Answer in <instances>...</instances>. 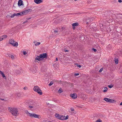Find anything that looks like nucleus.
<instances>
[{
    "instance_id": "12",
    "label": "nucleus",
    "mask_w": 122,
    "mask_h": 122,
    "mask_svg": "<svg viewBox=\"0 0 122 122\" xmlns=\"http://www.w3.org/2000/svg\"><path fill=\"white\" fill-rule=\"evenodd\" d=\"M43 1L41 0H34V2L37 4H40Z\"/></svg>"
},
{
    "instance_id": "16",
    "label": "nucleus",
    "mask_w": 122,
    "mask_h": 122,
    "mask_svg": "<svg viewBox=\"0 0 122 122\" xmlns=\"http://www.w3.org/2000/svg\"><path fill=\"white\" fill-rule=\"evenodd\" d=\"M38 88H39V87L37 86H35L33 88V90L36 92H37L38 91L37 90Z\"/></svg>"
},
{
    "instance_id": "7",
    "label": "nucleus",
    "mask_w": 122,
    "mask_h": 122,
    "mask_svg": "<svg viewBox=\"0 0 122 122\" xmlns=\"http://www.w3.org/2000/svg\"><path fill=\"white\" fill-rule=\"evenodd\" d=\"M68 116H67L66 117L61 115L60 120H66L68 118Z\"/></svg>"
},
{
    "instance_id": "35",
    "label": "nucleus",
    "mask_w": 122,
    "mask_h": 122,
    "mask_svg": "<svg viewBox=\"0 0 122 122\" xmlns=\"http://www.w3.org/2000/svg\"><path fill=\"white\" fill-rule=\"evenodd\" d=\"M103 68H101L100 70H99V72H101L103 70Z\"/></svg>"
},
{
    "instance_id": "25",
    "label": "nucleus",
    "mask_w": 122,
    "mask_h": 122,
    "mask_svg": "<svg viewBox=\"0 0 122 122\" xmlns=\"http://www.w3.org/2000/svg\"><path fill=\"white\" fill-rule=\"evenodd\" d=\"M58 92L59 93H61L63 92V91H62V90L61 88H60L59 90L58 91Z\"/></svg>"
},
{
    "instance_id": "38",
    "label": "nucleus",
    "mask_w": 122,
    "mask_h": 122,
    "mask_svg": "<svg viewBox=\"0 0 122 122\" xmlns=\"http://www.w3.org/2000/svg\"><path fill=\"white\" fill-rule=\"evenodd\" d=\"M74 75L75 76H76L79 75V73H75Z\"/></svg>"
},
{
    "instance_id": "50",
    "label": "nucleus",
    "mask_w": 122,
    "mask_h": 122,
    "mask_svg": "<svg viewBox=\"0 0 122 122\" xmlns=\"http://www.w3.org/2000/svg\"><path fill=\"white\" fill-rule=\"evenodd\" d=\"M118 2H119V3H121L122 2V0H118Z\"/></svg>"
},
{
    "instance_id": "32",
    "label": "nucleus",
    "mask_w": 122,
    "mask_h": 122,
    "mask_svg": "<svg viewBox=\"0 0 122 122\" xmlns=\"http://www.w3.org/2000/svg\"><path fill=\"white\" fill-rule=\"evenodd\" d=\"M2 76L3 78H4V79H5L6 78V77L5 76L4 74H3L2 75Z\"/></svg>"
},
{
    "instance_id": "6",
    "label": "nucleus",
    "mask_w": 122,
    "mask_h": 122,
    "mask_svg": "<svg viewBox=\"0 0 122 122\" xmlns=\"http://www.w3.org/2000/svg\"><path fill=\"white\" fill-rule=\"evenodd\" d=\"M71 97L73 99H76L77 98V96L75 93L71 94H70Z\"/></svg>"
},
{
    "instance_id": "44",
    "label": "nucleus",
    "mask_w": 122,
    "mask_h": 122,
    "mask_svg": "<svg viewBox=\"0 0 122 122\" xmlns=\"http://www.w3.org/2000/svg\"><path fill=\"white\" fill-rule=\"evenodd\" d=\"M27 54V52L25 51H23V54L24 55H25Z\"/></svg>"
},
{
    "instance_id": "10",
    "label": "nucleus",
    "mask_w": 122,
    "mask_h": 122,
    "mask_svg": "<svg viewBox=\"0 0 122 122\" xmlns=\"http://www.w3.org/2000/svg\"><path fill=\"white\" fill-rule=\"evenodd\" d=\"M37 90V92H36L37 93L39 94L40 95H41L42 94V91L40 89V88L39 87V88H38Z\"/></svg>"
},
{
    "instance_id": "47",
    "label": "nucleus",
    "mask_w": 122,
    "mask_h": 122,
    "mask_svg": "<svg viewBox=\"0 0 122 122\" xmlns=\"http://www.w3.org/2000/svg\"><path fill=\"white\" fill-rule=\"evenodd\" d=\"M31 114H31L29 112L27 115H28L29 116H30V115Z\"/></svg>"
},
{
    "instance_id": "27",
    "label": "nucleus",
    "mask_w": 122,
    "mask_h": 122,
    "mask_svg": "<svg viewBox=\"0 0 122 122\" xmlns=\"http://www.w3.org/2000/svg\"><path fill=\"white\" fill-rule=\"evenodd\" d=\"M76 66L78 67L79 68H80L81 67V66L80 65H79L78 64H75Z\"/></svg>"
},
{
    "instance_id": "29",
    "label": "nucleus",
    "mask_w": 122,
    "mask_h": 122,
    "mask_svg": "<svg viewBox=\"0 0 122 122\" xmlns=\"http://www.w3.org/2000/svg\"><path fill=\"white\" fill-rule=\"evenodd\" d=\"M96 122H102V121L100 119H99L96 121Z\"/></svg>"
},
{
    "instance_id": "23",
    "label": "nucleus",
    "mask_w": 122,
    "mask_h": 122,
    "mask_svg": "<svg viewBox=\"0 0 122 122\" xmlns=\"http://www.w3.org/2000/svg\"><path fill=\"white\" fill-rule=\"evenodd\" d=\"M104 89H105L103 90V92H106L107 90V87H105L104 88Z\"/></svg>"
},
{
    "instance_id": "41",
    "label": "nucleus",
    "mask_w": 122,
    "mask_h": 122,
    "mask_svg": "<svg viewBox=\"0 0 122 122\" xmlns=\"http://www.w3.org/2000/svg\"><path fill=\"white\" fill-rule=\"evenodd\" d=\"M58 32V31L57 30H55L54 31V32L55 33H57Z\"/></svg>"
},
{
    "instance_id": "13",
    "label": "nucleus",
    "mask_w": 122,
    "mask_h": 122,
    "mask_svg": "<svg viewBox=\"0 0 122 122\" xmlns=\"http://www.w3.org/2000/svg\"><path fill=\"white\" fill-rule=\"evenodd\" d=\"M16 96H17L18 97H21L22 96V94L19 92H17L15 93Z\"/></svg>"
},
{
    "instance_id": "45",
    "label": "nucleus",
    "mask_w": 122,
    "mask_h": 122,
    "mask_svg": "<svg viewBox=\"0 0 122 122\" xmlns=\"http://www.w3.org/2000/svg\"><path fill=\"white\" fill-rule=\"evenodd\" d=\"M3 40V38L1 37V36L0 37V41H2Z\"/></svg>"
},
{
    "instance_id": "26",
    "label": "nucleus",
    "mask_w": 122,
    "mask_h": 122,
    "mask_svg": "<svg viewBox=\"0 0 122 122\" xmlns=\"http://www.w3.org/2000/svg\"><path fill=\"white\" fill-rule=\"evenodd\" d=\"M35 113L33 114H32L31 115H30V117H35Z\"/></svg>"
},
{
    "instance_id": "59",
    "label": "nucleus",
    "mask_w": 122,
    "mask_h": 122,
    "mask_svg": "<svg viewBox=\"0 0 122 122\" xmlns=\"http://www.w3.org/2000/svg\"><path fill=\"white\" fill-rule=\"evenodd\" d=\"M87 24H88V22H87Z\"/></svg>"
},
{
    "instance_id": "9",
    "label": "nucleus",
    "mask_w": 122,
    "mask_h": 122,
    "mask_svg": "<svg viewBox=\"0 0 122 122\" xmlns=\"http://www.w3.org/2000/svg\"><path fill=\"white\" fill-rule=\"evenodd\" d=\"M27 11V10H25L21 12L22 16L26 15L28 13Z\"/></svg>"
},
{
    "instance_id": "53",
    "label": "nucleus",
    "mask_w": 122,
    "mask_h": 122,
    "mask_svg": "<svg viewBox=\"0 0 122 122\" xmlns=\"http://www.w3.org/2000/svg\"><path fill=\"white\" fill-rule=\"evenodd\" d=\"M120 105H121H121H122V102H121L120 103Z\"/></svg>"
},
{
    "instance_id": "19",
    "label": "nucleus",
    "mask_w": 122,
    "mask_h": 122,
    "mask_svg": "<svg viewBox=\"0 0 122 122\" xmlns=\"http://www.w3.org/2000/svg\"><path fill=\"white\" fill-rule=\"evenodd\" d=\"M114 60L115 61V63L116 64H117L118 63V59L117 58H116V57L114 59Z\"/></svg>"
},
{
    "instance_id": "54",
    "label": "nucleus",
    "mask_w": 122,
    "mask_h": 122,
    "mask_svg": "<svg viewBox=\"0 0 122 122\" xmlns=\"http://www.w3.org/2000/svg\"><path fill=\"white\" fill-rule=\"evenodd\" d=\"M0 99L1 100H2V101L4 100V99H1L0 98Z\"/></svg>"
},
{
    "instance_id": "40",
    "label": "nucleus",
    "mask_w": 122,
    "mask_h": 122,
    "mask_svg": "<svg viewBox=\"0 0 122 122\" xmlns=\"http://www.w3.org/2000/svg\"><path fill=\"white\" fill-rule=\"evenodd\" d=\"M11 57L12 59H14V57L12 55H11Z\"/></svg>"
},
{
    "instance_id": "57",
    "label": "nucleus",
    "mask_w": 122,
    "mask_h": 122,
    "mask_svg": "<svg viewBox=\"0 0 122 122\" xmlns=\"http://www.w3.org/2000/svg\"><path fill=\"white\" fill-rule=\"evenodd\" d=\"M51 122L48 121V122Z\"/></svg>"
},
{
    "instance_id": "36",
    "label": "nucleus",
    "mask_w": 122,
    "mask_h": 122,
    "mask_svg": "<svg viewBox=\"0 0 122 122\" xmlns=\"http://www.w3.org/2000/svg\"><path fill=\"white\" fill-rule=\"evenodd\" d=\"M92 50L94 51L95 52L96 51H97V50L96 49H95L94 48H92Z\"/></svg>"
},
{
    "instance_id": "1",
    "label": "nucleus",
    "mask_w": 122,
    "mask_h": 122,
    "mask_svg": "<svg viewBox=\"0 0 122 122\" xmlns=\"http://www.w3.org/2000/svg\"><path fill=\"white\" fill-rule=\"evenodd\" d=\"M8 109L9 112L14 116H16L19 114L18 109L17 108L9 107Z\"/></svg>"
},
{
    "instance_id": "33",
    "label": "nucleus",
    "mask_w": 122,
    "mask_h": 122,
    "mask_svg": "<svg viewBox=\"0 0 122 122\" xmlns=\"http://www.w3.org/2000/svg\"><path fill=\"white\" fill-rule=\"evenodd\" d=\"M53 84V82H52V81H51L50 84H49V86H51Z\"/></svg>"
},
{
    "instance_id": "31",
    "label": "nucleus",
    "mask_w": 122,
    "mask_h": 122,
    "mask_svg": "<svg viewBox=\"0 0 122 122\" xmlns=\"http://www.w3.org/2000/svg\"><path fill=\"white\" fill-rule=\"evenodd\" d=\"M27 10V12L28 13L30 11H32V9H28L27 10Z\"/></svg>"
},
{
    "instance_id": "21",
    "label": "nucleus",
    "mask_w": 122,
    "mask_h": 122,
    "mask_svg": "<svg viewBox=\"0 0 122 122\" xmlns=\"http://www.w3.org/2000/svg\"><path fill=\"white\" fill-rule=\"evenodd\" d=\"M1 36V37L2 38H3V40L4 38H6L7 37V35H4L2 36Z\"/></svg>"
},
{
    "instance_id": "28",
    "label": "nucleus",
    "mask_w": 122,
    "mask_h": 122,
    "mask_svg": "<svg viewBox=\"0 0 122 122\" xmlns=\"http://www.w3.org/2000/svg\"><path fill=\"white\" fill-rule=\"evenodd\" d=\"M15 13H14L11 16V17L12 18L14 17V16H16Z\"/></svg>"
},
{
    "instance_id": "61",
    "label": "nucleus",
    "mask_w": 122,
    "mask_h": 122,
    "mask_svg": "<svg viewBox=\"0 0 122 122\" xmlns=\"http://www.w3.org/2000/svg\"><path fill=\"white\" fill-rule=\"evenodd\" d=\"M121 53L122 54V53Z\"/></svg>"
},
{
    "instance_id": "34",
    "label": "nucleus",
    "mask_w": 122,
    "mask_h": 122,
    "mask_svg": "<svg viewBox=\"0 0 122 122\" xmlns=\"http://www.w3.org/2000/svg\"><path fill=\"white\" fill-rule=\"evenodd\" d=\"M96 24L94 23H92L90 25V26H91V27H92V26H93V25H95Z\"/></svg>"
},
{
    "instance_id": "48",
    "label": "nucleus",
    "mask_w": 122,
    "mask_h": 122,
    "mask_svg": "<svg viewBox=\"0 0 122 122\" xmlns=\"http://www.w3.org/2000/svg\"><path fill=\"white\" fill-rule=\"evenodd\" d=\"M71 111H74V109L72 108H71Z\"/></svg>"
},
{
    "instance_id": "42",
    "label": "nucleus",
    "mask_w": 122,
    "mask_h": 122,
    "mask_svg": "<svg viewBox=\"0 0 122 122\" xmlns=\"http://www.w3.org/2000/svg\"><path fill=\"white\" fill-rule=\"evenodd\" d=\"M27 88V87H25L23 88V89L24 90H26Z\"/></svg>"
},
{
    "instance_id": "43",
    "label": "nucleus",
    "mask_w": 122,
    "mask_h": 122,
    "mask_svg": "<svg viewBox=\"0 0 122 122\" xmlns=\"http://www.w3.org/2000/svg\"><path fill=\"white\" fill-rule=\"evenodd\" d=\"M29 107L30 108H33V106H29Z\"/></svg>"
},
{
    "instance_id": "24",
    "label": "nucleus",
    "mask_w": 122,
    "mask_h": 122,
    "mask_svg": "<svg viewBox=\"0 0 122 122\" xmlns=\"http://www.w3.org/2000/svg\"><path fill=\"white\" fill-rule=\"evenodd\" d=\"M40 44V42H36L35 43V46L39 45Z\"/></svg>"
},
{
    "instance_id": "15",
    "label": "nucleus",
    "mask_w": 122,
    "mask_h": 122,
    "mask_svg": "<svg viewBox=\"0 0 122 122\" xmlns=\"http://www.w3.org/2000/svg\"><path fill=\"white\" fill-rule=\"evenodd\" d=\"M36 59L39 61H40L41 60L40 55L39 56H37L36 58Z\"/></svg>"
},
{
    "instance_id": "5",
    "label": "nucleus",
    "mask_w": 122,
    "mask_h": 122,
    "mask_svg": "<svg viewBox=\"0 0 122 122\" xmlns=\"http://www.w3.org/2000/svg\"><path fill=\"white\" fill-rule=\"evenodd\" d=\"M41 58H45L46 59L47 58V55L46 53H43L40 54Z\"/></svg>"
},
{
    "instance_id": "11",
    "label": "nucleus",
    "mask_w": 122,
    "mask_h": 122,
    "mask_svg": "<svg viewBox=\"0 0 122 122\" xmlns=\"http://www.w3.org/2000/svg\"><path fill=\"white\" fill-rule=\"evenodd\" d=\"M23 1L21 0H19L18 2V5L19 6L21 5H23Z\"/></svg>"
},
{
    "instance_id": "22",
    "label": "nucleus",
    "mask_w": 122,
    "mask_h": 122,
    "mask_svg": "<svg viewBox=\"0 0 122 122\" xmlns=\"http://www.w3.org/2000/svg\"><path fill=\"white\" fill-rule=\"evenodd\" d=\"M54 66L56 69H57L58 68V65L57 64H54Z\"/></svg>"
},
{
    "instance_id": "60",
    "label": "nucleus",
    "mask_w": 122,
    "mask_h": 122,
    "mask_svg": "<svg viewBox=\"0 0 122 122\" xmlns=\"http://www.w3.org/2000/svg\"><path fill=\"white\" fill-rule=\"evenodd\" d=\"M49 104V103H48L47 104Z\"/></svg>"
},
{
    "instance_id": "20",
    "label": "nucleus",
    "mask_w": 122,
    "mask_h": 122,
    "mask_svg": "<svg viewBox=\"0 0 122 122\" xmlns=\"http://www.w3.org/2000/svg\"><path fill=\"white\" fill-rule=\"evenodd\" d=\"M15 14L16 16H19V15L22 16L21 12L17 13H15Z\"/></svg>"
},
{
    "instance_id": "39",
    "label": "nucleus",
    "mask_w": 122,
    "mask_h": 122,
    "mask_svg": "<svg viewBox=\"0 0 122 122\" xmlns=\"http://www.w3.org/2000/svg\"><path fill=\"white\" fill-rule=\"evenodd\" d=\"M0 73L2 75L3 74H4L3 72L1 71H0Z\"/></svg>"
},
{
    "instance_id": "51",
    "label": "nucleus",
    "mask_w": 122,
    "mask_h": 122,
    "mask_svg": "<svg viewBox=\"0 0 122 122\" xmlns=\"http://www.w3.org/2000/svg\"><path fill=\"white\" fill-rule=\"evenodd\" d=\"M27 22H28L27 21V20H26L23 23V24L26 23H27Z\"/></svg>"
},
{
    "instance_id": "8",
    "label": "nucleus",
    "mask_w": 122,
    "mask_h": 122,
    "mask_svg": "<svg viewBox=\"0 0 122 122\" xmlns=\"http://www.w3.org/2000/svg\"><path fill=\"white\" fill-rule=\"evenodd\" d=\"M73 29L74 30L75 29V26H77L78 25V23L77 22H76L73 23L72 24Z\"/></svg>"
},
{
    "instance_id": "52",
    "label": "nucleus",
    "mask_w": 122,
    "mask_h": 122,
    "mask_svg": "<svg viewBox=\"0 0 122 122\" xmlns=\"http://www.w3.org/2000/svg\"><path fill=\"white\" fill-rule=\"evenodd\" d=\"M64 51L66 52H68L69 51L67 50H64Z\"/></svg>"
},
{
    "instance_id": "56",
    "label": "nucleus",
    "mask_w": 122,
    "mask_h": 122,
    "mask_svg": "<svg viewBox=\"0 0 122 122\" xmlns=\"http://www.w3.org/2000/svg\"><path fill=\"white\" fill-rule=\"evenodd\" d=\"M81 13H78V14H79V15H80L81 14Z\"/></svg>"
},
{
    "instance_id": "14",
    "label": "nucleus",
    "mask_w": 122,
    "mask_h": 122,
    "mask_svg": "<svg viewBox=\"0 0 122 122\" xmlns=\"http://www.w3.org/2000/svg\"><path fill=\"white\" fill-rule=\"evenodd\" d=\"M61 115H59L57 113L56 114L55 116L58 119L60 120Z\"/></svg>"
},
{
    "instance_id": "4",
    "label": "nucleus",
    "mask_w": 122,
    "mask_h": 122,
    "mask_svg": "<svg viewBox=\"0 0 122 122\" xmlns=\"http://www.w3.org/2000/svg\"><path fill=\"white\" fill-rule=\"evenodd\" d=\"M104 100L106 102L109 103H114V99H111L107 98H105Z\"/></svg>"
},
{
    "instance_id": "3",
    "label": "nucleus",
    "mask_w": 122,
    "mask_h": 122,
    "mask_svg": "<svg viewBox=\"0 0 122 122\" xmlns=\"http://www.w3.org/2000/svg\"><path fill=\"white\" fill-rule=\"evenodd\" d=\"M23 72V71L22 69L20 68L19 69L16 70L15 71L14 73L16 74L20 75Z\"/></svg>"
},
{
    "instance_id": "18",
    "label": "nucleus",
    "mask_w": 122,
    "mask_h": 122,
    "mask_svg": "<svg viewBox=\"0 0 122 122\" xmlns=\"http://www.w3.org/2000/svg\"><path fill=\"white\" fill-rule=\"evenodd\" d=\"M31 105L33 107H36L37 106L36 103L35 102H33L31 104Z\"/></svg>"
},
{
    "instance_id": "2",
    "label": "nucleus",
    "mask_w": 122,
    "mask_h": 122,
    "mask_svg": "<svg viewBox=\"0 0 122 122\" xmlns=\"http://www.w3.org/2000/svg\"><path fill=\"white\" fill-rule=\"evenodd\" d=\"M9 43L10 44L14 46L17 47L18 45V43L17 42H15L14 40L12 39H9Z\"/></svg>"
},
{
    "instance_id": "30",
    "label": "nucleus",
    "mask_w": 122,
    "mask_h": 122,
    "mask_svg": "<svg viewBox=\"0 0 122 122\" xmlns=\"http://www.w3.org/2000/svg\"><path fill=\"white\" fill-rule=\"evenodd\" d=\"M108 86L109 88H111L113 86V85H108Z\"/></svg>"
},
{
    "instance_id": "58",
    "label": "nucleus",
    "mask_w": 122,
    "mask_h": 122,
    "mask_svg": "<svg viewBox=\"0 0 122 122\" xmlns=\"http://www.w3.org/2000/svg\"><path fill=\"white\" fill-rule=\"evenodd\" d=\"M92 27V28H94V27Z\"/></svg>"
},
{
    "instance_id": "55",
    "label": "nucleus",
    "mask_w": 122,
    "mask_h": 122,
    "mask_svg": "<svg viewBox=\"0 0 122 122\" xmlns=\"http://www.w3.org/2000/svg\"><path fill=\"white\" fill-rule=\"evenodd\" d=\"M56 61H57L58 60V59L57 58H56Z\"/></svg>"
},
{
    "instance_id": "37",
    "label": "nucleus",
    "mask_w": 122,
    "mask_h": 122,
    "mask_svg": "<svg viewBox=\"0 0 122 122\" xmlns=\"http://www.w3.org/2000/svg\"><path fill=\"white\" fill-rule=\"evenodd\" d=\"M117 1L116 0H114L112 2V3L113 4L115 3H116Z\"/></svg>"
},
{
    "instance_id": "17",
    "label": "nucleus",
    "mask_w": 122,
    "mask_h": 122,
    "mask_svg": "<svg viewBox=\"0 0 122 122\" xmlns=\"http://www.w3.org/2000/svg\"><path fill=\"white\" fill-rule=\"evenodd\" d=\"M35 118H37L38 119H40L41 118V117L39 115L37 114H35Z\"/></svg>"
},
{
    "instance_id": "46",
    "label": "nucleus",
    "mask_w": 122,
    "mask_h": 122,
    "mask_svg": "<svg viewBox=\"0 0 122 122\" xmlns=\"http://www.w3.org/2000/svg\"><path fill=\"white\" fill-rule=\"evenodd\" d=\"M25 112L27 114H28V113L29 112H28V111H27V110H26V111H25Z\"/></svg>"
},
{
    "instance_id": "49",
    "label": "nucleus",
    "mask_w": 122,
    "mask_h": 122,
    "mask_svg": "<svg viewBox=\"0 0 122 122\" xmlns=\"http://www.w3.org/2000/svg\"><path fill=\"white\" fill-rule=\"evenodd\" d=\"M31 17H30V18H27V19H26L27 20H29L30 19H31Z\"/></svg>"
}]
</instances>
